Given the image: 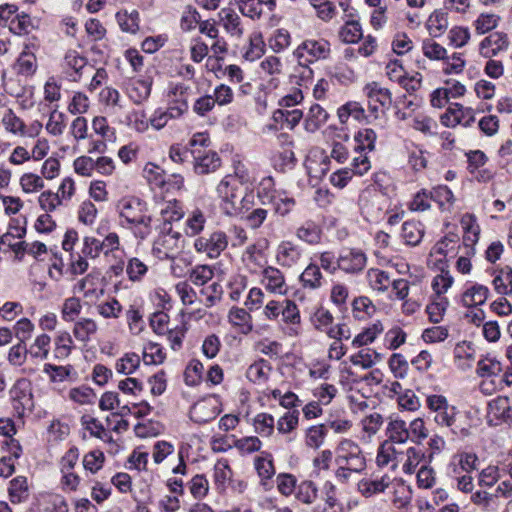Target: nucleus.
Wrapping results in <instances>:
<instances>
[{"instance_id": "obj_36", "label": "nucleus", "mask_w": 512, "mask_h": 512, "mask_svg": "<svg viewBox=\"0 0 512 512\" xmlns=\"http://www.w3.org/2000/svg\"><path fill=\"white\" fill-rule=\"evenodd\" d=\"M189 415L192 421L203 424L213 420L218 415V410L213 401L200 400L191 407Z\"/></svg>"}, {"instance_id": "obj_61", "label": "nucleus", "mask_w": 512, "mask_h": 512, "mask_svg": "<svg viewBox=\"0 0 512 512\" xmlns=\"http://www.w3.org/2000/svg\"><path fill=\"white\" fill-rule=\"evenodd\" d=\"M74 341L72 335L66 331L61 330L54 339V356L57 359L67 358L74 349Z\"/></svg>"}, {"instance_id": "obj_11", "label": "nucleus", "mask_w": 512, "mask_h": 512, "mask_svg": "<svg viewBox=\"0 0 512 512\" xmlns=\"http://www.w3.org/2000/svg\"><path fill=\"white\" fill-rule=\"evenodd\" d=\"M304 114L300 109H276L273 111L270 123L266 124L263 128L264 131L276 132L283 129L294 130L300 121L303 119Z\"/></svg>"}, {"instance_id": "obj_5", "label": "nucleus", "mask_w": 512, "mask_h": 512, "mask_svg": "<svg viewBox=\"0 0 512 512\" xmlns=\"http://www.w3.org/2000/svg\"><path fill=\"white\" fill-rule=\"evenodd\" d=\"M182 234L173 229L172 226L159 227V234L154 240L152 253L160 260L174 259V256L181 250Z\"/></svg>"}, {"instance_id": "obj_59", "label": "nucleus", "mask_w": 512, "mask_h": 512, "mask_svg": "<svg viewBox=\"0 0 512 512\" xmlns=\"http://www.w3.org/2000/svg\"><path fill=\"white\" fill-rule=\"evenodd\" d=\"M503 371L501 362L496 357L487 355L477 362L476 373L481 378H492Z\"/></svg>"}, {"instance_id": "obj_16", "label": "nucleus", "mask_w": 512, "mask_h": 512, "mask_svg": "<svg viewBox=\"0 0 512 512\" xmlns=\"http://www.w3.org/2000/svg\"><path fill=\"white\" fill-rule=\"evenodd\" d=\"M74 291L82 294L88 301L99 300L105 293L100 273L96 271L88 273L76 283Z\"/></svg>"}, {"instance_id": "obj_7", "label": "nucleus", "mask_w": 512, "mask_h": 512, "mask_svg": "<svg viewBox=\"0 0 512 512\" xmlns=\"http://www.w3.org/2000/svg\"><path fill=\"white\" fill-rule=\"evenodd\" d=\"M189 92L190 87L181 82H170L164 90L165 107L180 119L188 112Z\"/></svg>"}, {"instance_id": "obj_17", "label": "nucleus", "mask_w": 512, "mask_h": 512, "mask_svg": "<svg viewBox=\"0 0 512 512\" xmlns=\"http://www.w3.org/2000/svg\"><path fill=\"white\" fill-rule=\"evenodd\" d=\"M303 249L290 240L281 241L275 250V261L282 268H293L301 262Z\"/></svg>"}, {"instance_id": "obj_41", "label": "nucleus", "mask_w": 512, "mask_h": 512, "mask_svg": "<svg viewBox=\"0 0 512 512\" xmlns=\"http://www.w3.org/2000/svg\"><path fill=\"white\" fill-rule=\"evenodd\" d=\"M300 284L309 290L320 289L324 284V277L318 263L311 262L299 276Z\"/></svg>"}, {"instance_id": "obj_33", "label": "nucleus", "mask_w": 512, "mask_h": 512, "mask_svg": "<svg viewBox=\"0 0 512 512\" xmlns=\"http://www.w3.org/2000/svg\"><path fill=\"white\" fill-rule=\"evenodd\" d=\"M254 469L260 478V484L265 488H269V484L275 475V467L273 464L272 455L268 452H261L260 455L254 458Z\"/></svg>"}, {"instance_id": "obj_34", "label": "nucleus", "mask_w": 512, "mask_h": 512, "mask_svg": "<svg viewBox=\"0 0 512 512\" xmlns=\"http://www.w3.org/2000/svg\"><path fill=\"white\" fill-rule=\"evenodd\" d=\"M400 455L401 452L397 451L394 444L384 440L377 449L375 462L379 468L389 466L392 470H396Z\"/></svg>"}, {"instance_id": "obj_12", "label": "nucleus", "mask_w": 512, "mask_h": 512, "mask_svg": "<svg viewBox=\"0 0 512 512\" xmlns=\"http://www.w3.org/2000/svg\"><path fill=\"white\" fill-rule=\"evenodd\" d=\"M490 295L486 285L478 282L468 281L463 286L459 295L458 303L464 308H477L484 305Z\"/></svg>"}, {"instance_id": "obj_62", "label": "nucleus", "mask_w": 512, "mask_h": 512, "mask_svg": "<svg viewBox=\"0 0 512 512\" xmlns=\"http://www.w3.org/2000/svg\"><path fill=\"white\" fill-rule=\"evenodd\" d=\"M366 279L369 287L378 293L388 290L391 285V279L387 272L380 269L371 268L366 273Z\"/></svg>"}, {"instance_id": "obj_6", "label": "nucleus", "mask_w": 512, "mask_h": 512, "mask_svg": "<svg viewBox=\"0 0 512 512\" xmlns=\"http://www.w3.org/2000/svg\"><path fill=\"white\" fill-rule=\"evenodd\" d=\"M336 464L353 468L356 473H361L366 468V459L356 442L343 439L336 448Z\"/></svg>"}, {"instance_id": "obj_20", "label": "nucleus", "mask_w": 512, "mask_h": 512, "mask_svg": "<svg viewBox=\"0 0 512 512\" xmlns=\"http://www.w3.org/2000/svg\"><path fill=\"white\" fill-rule=\"evenodd\" d=\"M487 418L490 425L512 423V406L506 396H498L488 403Z\"/></svg>"}, {"instance_id": "obj_28", "label": "nucleus", "mask_w": 512, "mask_h": 512, "mask_svg": "<svg viewBox=\"0 0 512 512\" xmlns=\"http://www.w3.org/2000/svg\"><path fill=\"white\" fill-rule=\"evenodd\" d=\"M358 15L350 13L346 15L344 24L338 31L339 40L345 44H355L363 38L362 26L359 22Z\"/></svg>"}, {"instance_id": "obj_46", "label": "nucleus", "mask_w": 512, "mask_h": 512, "mask_svg": "<svg viewBox=\"0 0 512 512\" xmlns=\"http://www.w3.org/2000/svg\"><path fill=\"white\" fill-rule=\"evenodd\" d=\"M425 454L416 447H409L401 452L399 464L402 463V471L405 474H413L417 467L424 461Z\"/></svg>"}, {"instance_id": "obj_21", "label": "nucleus", "mask_w": 512, "mask_h": 512, "mask_svg": "<svg viewBox=\"0 0 512 512\" xmlns=\"http://www.w3.org/2000/svg\"><path fill=\"white\" fill-rule=\"evenodd\" d=\"M474 121V110L469 107H464L458 103L450 105L446 112L441 116V123L446 127H455L457 125L468 127Z\"/></svg>"}, {"instance_id": "obj_26", "label": "nucleus", "mask_w": 512, "mask_h": 512, "mask_svg": "<svg viewBox=\"0 0 512 512\" xmlns=\"http://www.w3.org/2000/svg\"><path fill=\"white\" fill-rule=\"evenodd\" d=\"M477 463L478 457L474 453L455 454L448 465V474L450 477L469 474L477 469Z\"/></svg>"}, {"instance_id": "obj_60", "label": "nucleus", "mask_w": 512, "mask_h": 512, "mask_svg": "<svg viewBox=\"0 0 512 512\" xmlns=\"http://www.w3.org/2000/svg\"><path fill=\"white\" fill-rule=\"evenodd\" d=\"M377 135L371 128L360 129L354 135V152H372L375 149Z\"/></svg>"}, {"instance_id": "obj_56", "label": "nucleus", "mask_w": 512, "mask_h": 512, "mask_svg": "<svg viewBox=\"0 0 512 512\" xmlns=\"http://www.w3.org/2000/svg\"><path fill=\"white\" fill-rule=\"evenodd\" d=\"M95 310L103 319L116 320L120 318L123 306L115 297H108L106 300L97 303Z\"/></svg>"}, {"instance_id": "obj_38", "label": "nucleus", "mask_w": 512, "mask_h": 512, "mask_svg": "<svg viewBox=\"0 0 512 512\" xmlns=\"http://www.w3.org/2000/svg\"><path fill=\"white\" fill-rule=\"evenodd\" d=\"M304 118L303 127L308 133H315L318 131L328 120V112L319 104L310 106Z\"/></svg>"}, {"instance_id": "obj_52", "label": "nucleus", "mask_w": 512, "mask_h": 512, "mask_svg": "<svg viewBox=\"0 0 512 512\" xmlns=\"http://www.w3.org/2000/svg\"><path fill=\"white\" fill-rule=\"evenodd\" d=\"M8 496L13 504L25 502L29 497V486L27 478L17 476L9 482Z\"/></svg>"}, {"instance_id": "obj_58", "label": "nucleus", "mask_w": 512, "mask_h": 512, "mask_svg": "<svg viewBox=\"0 0 512 512\" xmlns=\"http://www.w3.org/2000/svg\"><path fill=\"white\" fill-rule=\"evenodd\" d=\"M232 477L233 472L229 461L225 458L218 459L213 468V480L217 489L224 490Z\"/></svg>"}, {"instance_id": "obj_15", "label": "nucleus", "mask_w": 512, "mask_h": 512, "mask_svg": "<svg viewBox=\"0 0 512 512\" xmlns=\"http://www.w3.org/2000/svg\"><path fill=\"white\" fill-rule=\"evenodd\" d=\"M367 264L366 254L358 248L342 249L338 255L339 270L347 274H357L361 272Z\"/></svg>"}, {"instance_id": "obj_14", "label": "nucleus", "mask_w": 512, "mask_h": 512, "mask_svg": "<svg viewBox=\"0 0 512 512\" xmlns=\"http://www.w3.org/2000/svg\"><path fill=\"white\" fill-rule=\"evenodd\" d=\"M281 324L285 335L297 337L301 334V314L297 304L291 299H284V305L281 311Z\"/></svg>"}, {"instance_id": "obj_19", "label": "nucleus", "mask_w": 512, "mask_h": 512, "mask_svg": "<svg viewBox=\"0 0 512 512\" xmlns=\"http://www.w3.org/2000/svg\"><path fill=\"white\" fill-rule=\"evenodd\" d=\"M460 225L463 230V247L468 255H475V245L479 241L480 226L477 217L471 213H465L461 216Z\"/></svg>"}, {"instance_id": "obj_8", "label": "nucleus", "mask_w": 512, "mask_h": 512, "mask_svg": "<svg viewBox=\"0 0 512 512\" xmlns=\"http://www.w3.org/2000/svg\"><path fill=\"white\" fill-rule=\"evenodd\" d=\"M228 246V236L221 230H216L208 236L197 237L193 247L196 252L205 254L210 259L218 258Z\"/></svg>"}, {"instance_id": "obj_31", "label": "nucleus", "mask_w": 512, "mask_h": 512, "mask_svg": "<svg viewBox=\"0 0 512 512\" xmlns=\"http://www.w3.org/2000/svg\"><path fill=\"white\" fill-rule=\"evenodd\" d=\"M219 19L225 32L235 39H241L245 28L240 16L232 9L223 8L219 12Z\"/></svg>"}, {"instance_id": "obj_25", "label": "nucleus", "mask_w": 512, "mask_h": 512, "mask_svg": "<svg viewBox=\"0 0 512 512\" xmlns=\"http://www.w3.org/2000/svg\"><path fill=\"white\" fill-rule=\"evenodd\" d=\"M62 68L67 79L77 82L81 79L83 71L88 68V62L78 51L69 50L64 56Z\"/></svg>"}, {"instance_id": "obj_50", "label": "nucleus", "mask_w": 512, "mask_h": 512, "mask_svg": "<svg viewBox=\"0 0 512 512\" xmlns=\"http://www.w3.org/2000/svg\"><path fill=\"white\" fill-rule=\"evenodd\" d=\"M313 399L324 406H328L339 395V389L335 384L321 382L311 388Z\"/></svg>"}, {"instance_id": "obj_27", "label": "nucleus", "mask_w": 512, "mask_h": 512, "mask_svg": "<svg viewBox=\"0 0 512 512\" xmlns=\"http://www.w3.org/2000/svg\"><path fill=\"white\" fill-rule=\"evenodd\" d=\"M159 220L162 221L160 227L172 226L173 222L180 221L184 215L182 202L176 199H170L158 204Z\"/></svg>"}, {"instance_id": "obj_53", "label": "nucleus", "mask_w": 512, "mask_h": 512, "mask_svg": "<svg viewBox=\"0 0 512 512\" xmlns=\"http://www.w3.org/2000/svg\"><path fill=\"white\" fill-rule=\"evenodd\" d=\"M431 200L437 203L439 209L443 212L451 211L456 198L451 189L446 185H438L430 191Z\"/></svg>"}, {"instance_id": "obj_47", "label": "nucleus", "mask_w": 512, "mask_h": 512, "mask_svg": "<svg viewBox=\"0 0 512 512\" xmlns=\"http://www.w3.org/2000/svg\"><path fill=\"white\" fill-rule=\"evenodd\" d=\"M80 423L84 430H86L92 437L98 438L104 442H111L113 440L110 432L104 427L101 421L91 415H83Z\"/></svg>"}, {"instance_id": "obj_9", "label": "nucleus", "mask_w": 512, "mask_h": 512, "mask_svg": "<svg viewBox=\"0 0 512 512\" xmlns=\"http://www.w3.org/2000/svg\"><path fill=\"white\" fill-rule=\"evenodd\" d=\"M363 92L367 97L369 110L375 118L379 116V113H384L392 103L391 92L377 82L366 84Z\"/></svg>"}, {"instance_id": "obj_22", "label": "nucleus", "mask_w": 512, "mask_h": 512, "mask_svg": "<svg viewBox=\"0 0 512 512\" xmlns=\"http://www.w3.org/2000/svg\"><path fill=\"white\" fill-rule=\"evenodd\" d=\"M509 39L505 33L494 32L483 38L478 46L480 56L486 59L494 58L507 51Z\"/></svg>"}, {"instance_id": "obj_51", "label": "nucleus", "mask_w": 512, "mask_h": 512, "mask_svg": "<svg viewBox=\"0 0 512 512\" xmlns=\"http://www.w3.org/2000/svg\"><path fill=\"white\" fill-rule=\"evenodd\" d=\"M449 27L448 15L442 10L433 11L426 21V28L430 36H442Z\"/></svg>"}, {"instance_id": "obj_3", "label": "nucleus", "mask_w": 512, "mask_h": 512, "mask_svg": "<svg viewBox=\"0 0 512 512\" xmlns=\"http://www.w3.org/2000/svg\"><path fill=\"white\" fill-rule=\"evenodd\" d=\"M426 406L434 423L441 428H450L456 423L458 410L441 394H431L426 397Z\"/></svg>"}, {"instance_id": "obj_24", "label": "nucleus", "mask_w": 512, "mask_h": 512, "mask_svg": "<svg viewBox=\"0 0 512 512\" xmlns=\"http://www.w3.org/2000/svg\"><path fill=\"white\" fill-rule=\"evenodd\" d=\"M10 396L14 403V408L19 413L32 409L33 399L29 380L25 378L18 379L10 390Z\"/></svg>"}, {"instance_id": "obj_44", "label": "nucleus", "mask_w": 512, "mask_h": 512, "mask_svg": "<svg viewBox=\"0 0 512 512\" xmlns=\"http://www.w3.org/2000/svg\"><path fill=\"white\" fill-rule=\"evenodd\" d=\"M384 332V325L380 320H375L365 327L352 340V346L359 348L373 343Z\"/></svg>"}, {"instance_id": "obj_2", "label": "nucleus", "mask_w": 512, "mask_h": 512, "mask_svg": "<svg viewBox=\"0 0 512 512\" xmlns=\"http://www.w3.org/2000/svg\"><path fill=\"white\" fill-rule=\"evenodd\" d=\"M331 55V43L325 38H308L302 41L293 51V56L300 66L304 67L307 77L312 76L310 64L327 60Z\"/></svg>"}, {"instance_id": "obj_13", "label": "nucleus", "mask_w": 512, "mask_h": 512, "mask_svg": "<svg viewBox=\"0 0 512 512\" xmlns=\"http://www.w3.org/2000/svg\"><path fill=\"white\" fill-rule=\"evenodd\" d=\"M260 284L267 292L277 296H286L289 291L284 273L274 266H265L261 270Z\"/></svg>"}, {"instance_id": "obj_4", "label": "nucleus", "mask_w": 512, "mask_h": 512, "mask_svg": "<svg viewBox=\"0 0 512 512\" xmlns=\"http://www.w3.org/2000/svg\"><path fill=\"white\" fill-rule=\"evenodd\" d=\"M240 182L231 174L225 175L216 185L215 192L219 207L226 216H237Z\"/></svg>"}, {"instance_id": "obj_48", "label": "nucleus", "mask_w": 512, "mask_h": 512, "mask_svg": "<svg viewBox=\"0 0 512 512\" xmlns=\"http://www.w3.org/2000/svg\"><path fill=\"white\" fill-rule=\"evenodd\" d=\"M115 17L121 31L134 35L140 30V14L137 10H121Z\"/></svg>"}, {"instance_id": "obj_18", "label": "nucleus", "mask_w": 512, "mask_h": 512, "mask_svg": "<svg viewBox=\"0 0 512 512\" xmlns=\"http://www.w3.org/2000/svg\"><path fill=\"white\" fill-rule=\"evenodd\" d=\"M258 197L266 198L267 202L272 205L274 214L280 217L290 214L296 206V200L293 195L284 189H274L270 194H265L264 196L259 191Z\"/></svg>"}, {"instance_id": "obj_54", "label": "nucleus", "mask_w": 512, "mask_h": 512, "mask_svg": "<svg viewBox=\"0 0 512 512\" xmlns=\"http://www.w3.org/2000/svg\"><path fill=\"white\" fill-rule=\"evenodd\" d=\"M337 116L341 124H346L349 118L361 122L366 119L363 106L357 101H349L341 105L337 110Z\"/></svg>"}, {"instance_id": "obj_39", "label": "nucleus", "mask_w": 512, "mask_h": 512, "mask_svg": "<svg viewBox=\"0 0 512 512\" xmlns=\"http://www.w3.org/2000/svg\"><path fill=\"white\" fill-rule=\"evenodd\" d=\"M97 331V322L94 319L88 317H81L76 320L72 329L74 338L83 344L90 342Z\"/></svg>"}, {"instance_id": "obj_43", "label": "nucleus", "mask_w": 512, "mask_h": 512, "mask_svg": "<svg viewBox=\"0 0 512 512\" xmlns=\"http://www.w3.org/2000/svg\"><path fill=\"white\" fill-rule=\"evenodd\" d=\"M328 435V428L325 424H315L304 430V444L307 448L317 450L323 446Z\"/></svg>"}, {"instance_id": "obj_64", "label": "nucleus", "mask_w": 512, "mask_h": 512, "mask_svg": "<svg viewBox=\"0 0 512 512\" xmlns=\"http://www.w3.org/2000/svg\"><path fill=\"white\" fill-rule=\"evenodd\" d=\"M494 290L502 295L512 294V268L504 267L498 271L492 280Z\"/></svg>"}, {"instance_id": "obj_42", "label": "nucleus", "mask_w": 512, "mask_h": 512, "mask_svg": "<svg viewBox=\"0 0 512 512\" xmlns=\"http://www.w3.org/2000/svg\"><path fill=\"white\" fill-rule=\"evenodd\" d=\"M384 421L381 414L374 412L363 417L360 421L361 434L360 439L369 443L372 438L378 433Z\"/></svg>"}, {"instance_id": "obj_35", "label": "nucleus", "mask_w": 512, "mask_h": 512, "mask_svg": "<svg viewBox=\"0 0 512 512\" xmlns=\"http://www.w3.org/2000/svg\"><path fill=\"white\" fill-rule=\"evenodd\" d=\"M385 434L392 444H404L409 441L410 433H408L407 423L399 417H390L386 425Z\"/></svg>"}, {"instance_id": "obj_49", "label": "nucleus", "mask_w": 512, "mask_h": 512, "mask_svg": "<svg viewBox=\"0 0 512 512\" xmlns=\"http://www.w3.org/2000/svg\"><path fill=\"white\" fill-rule=\"evenodd\" d=\"M207 219L200 208L191 210L184 223V232L187 236L194 237L199 235L205 228Z\"/></svg>"}, {"instance_id": "obj_1", "label": "nucleus", "mask_w": 512, "mask_h": 512, "mask_svg": "<svg viewBox=\"0 0 512 512\" xmlns=\"http://www.w3.org/2000/svg\"><path fill=\"white\" fill-rule=\"evenodd\" d=\"M115 210L119 226L130 230L135 238L144 240L152 233V216L140 198L123 196L117 200Z\"/></svg>"}, {"instance_id": "obj_63", "label": "nucleus", "mask_w": 512, "mask_h": 512, "mask_svg": "<svg viewBox=\"0 0 512 512\" xmlns=\"http://www.w3.org/2000/svg\"><path fill=\"white\" fill-rule=\"evenodd\" d=\"M424 235L423 224L417 221H406L402 224L401 236L407 245H418Z\"/></svg>"}, {"instance_id": "obj_23", "label": "nucleus", "mask_w": 512, "mask_h": 512, "mask_svg": "<svg viewBox=\"0 0 512 512\" xmlns=\"http://www.w3.org/2000/svg\"><path fill=\"white\" fill-rule=\"evenodd\" d=\"M196 174L205 175L215 172L221 166V158L213 150L191 149Z\"/></svg>"}, {"instance_id": "obj_37", "label": "nucleus", "mask_w": 512, "mask_h": 512, "mask_svg": "<svg viewBox=\"0 0 512 512\" xmlns=\"http://www.w3.org/2000/svg\"><path fill=\"white\" fill-rule=\"evenodd\" d=\"M228 321L238 333L247 335L253 330L252 316L241 307H232L228 312Z\"/></svg>"}, {"instance_id": "obj_45", "label": "nucleus", "mask_w": 512, "mask_h": 512, "mask_svg": "<svg viewBox=\"0 0 512 512\" xmlns=\"http://www.w3.org/2000/svg\"><path fill=\"white\" fill-rule=\"evenodd\" d=\"M242 261L251 273H257L259 269L264 268V253L262 248L258 244L248 245L242 254Z\"/></svg>"}, {"instance_id": "obj_57", "label": "nucleus", "mask_w": 512, "mask_h": 512, "mask_svg": "<svg viewBox=\"0 0 512 512\" xmlns=\"http://www.w3.org/2000/svg\"><path fill=\"white\" fill-rule=\"evenodd\" d=\"M180 119L167 107L159 106L149 115V124L155 132L163 130L170 121Z\"/></svg>"}, {"instance_id": "obj_40", "label": "nucleus", "mask_w": 512, "mask_h": 512, "mask_svg": "<svg viewBox=\"0 0 512 512\" xmlns=\"http://www.w3.org/2000/svg\"><path fill=\"white\" fill-rule=\"evenodd\" d=\"M99 103L107 112L117 113L125 108V101L120 92L111 86L104 87L99 93Z\"/></svg>"}, {"instance_id": "obj_30", "label": "nucleus", "mask_w": 512, "mask_h": 512, "mask_svg": "<svg viewBox=\"0 0 512 512\" xmlns=\"http://www.w3.org/2000/svg\"><path fill=\"white\" fill-rule=\"evenodd\" d=\"M283 71V63L280 57L275 55L266 56L259 64V74L262 77H270L268 85L271 88H277L279 85V76Z\"/></svg>"}, {"instance_id": "obj_55", "label": "nucleus", "mask_w": 512, "mask_h": 512, "mask_svg": "<svg viewBox=\"0 0 512 512\" xmlns=\"http://www.w3.org/2000/svg\"><path fill=\"white\" fill-rule=\"evenodd\" d=\"M455 365L466 371L472 367L475 351L467 342L458 343L453 351Z\"/></svg>"}, {"instance_id": "obj_10", "label": "nucleus", "mask_w": 512, "mask_h": 512, "mask_svg": "<svg viewBox=\"0 0 512 512\" xmlns=\"http://www.w3.org/2000/svg\"><path fill=\"white\" fill-rule=\"evenodd\" d=\"M392 482L393 478L391 475L381 470H375L358 482L357 490L365 498H370L384 493Z\"/></svg>"}, {"instance_id": "obj_32", "label": "nucleus", "mask_w": 512, "mask_h": 512, "mask_svg": "<svg viewBox=\"0 0 512 512\" xmlns=\"http://www.w3.org/2000/svg\"><path fill=\"white\" fill-rule=\"evenodd\" d=\"M236 3L242 15L252 20H259L265 9L271 11L275 6L274 0H237Z\"/></svg>"}, {"instance_id": "obj_29", "label": "nucleus", "mask_w": 512, "mask_h": 512, "mask_svg": "<svg viewBox=\"0 0 512 512\" xmlns=\"http://www.w3.org/2000/svg\"><path fill=\"white\" fill-rule=\"evenodd\" d=\"M152 81L149 79H131L125 85V93L136 105L144 103L151 94Z\"/></svg>"}]
</instances>
